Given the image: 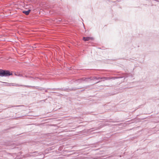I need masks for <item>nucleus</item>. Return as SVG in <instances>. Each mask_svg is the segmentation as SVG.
I'll return each instance as SVG.
<instances>
[{
	"mask_svg": "<svg viewBox=\"0 0 159 159\" xmlns=\"http://www.w3.org/2000/svg\"><path fill=\"white\" fill-rule=\"evenodd\" d=\"M12 75V74L11 73L9 70L0 69V76L6 77Z\"/></svg>",
	"mask_w": 159,
	"mask_h": 159,
	"instance_id": "nucleus-1",
	"label": "nucleus"
},
{
	"mask_svg": "<svg viewBox=\"0 0 159 159\" xmlns=\"http://www.w3.org/2000/svg\"><path fill=\"white\" fill-rule=\"evenodd\" d=\"M7 85L8 86H22L21 85H20L18 84H15V83H6Z\"/></svg>",
	"mask_w": 159,
	"mask_h": 159,
	"instance_id": "nucleus-2",
	"label": "nucleus"
},
{
	"mask_svg": "<svg viewBox=\"0 0 159 159\" xmlns=\"http://www.w3.org/2000/svg\"><path fill=\"white\" fill-rule=\"evenodd\" d=\"M26 76V77H27V76Z\"/></svg>",
	"mask_w": 159,
	"mask_h": 159,
	"instance_id": "nucleus-11",
	"label": "nucleus"
},
{
	"mask_svg": "<svg viewBox=\"0 0 159 159\" xmlns=\"http://www.w3.org/2000/svg\"><path fill=\"white\" fill-rule=\"evenodd\" d=\"M104 78V79H105L106 80H107L108 79V78H105V77H104V78ZM95 79H96L97 80H98V79H102V78H99V77H98V78L97 77H95Z\"/></svg>",
	"mask_w": 159,
	"mask_h": 159,
	"instance_id": "nucleus-8",
	"label": "nucleus"
},
{
	"mask_svg": "<svg viewBox=\"0 0 159 159\" xmlns=\"http://www.w3.org/2000/svg\"><path fill=\"white\" fill-rule=\"evenodd\" d=\"M42 154V152L39 153L37 152H34L33 153V154L31 156H37L39 155H41Z\"/></svg>",
	"mask_w": 159,
	"mask_h": 159,
	"instance_id": "nucleus-6",
	"label": "nucleus"
},
{
	"mask_svg": "<svg viewBox=\"0 0 159 159\" xmlns=\"http://www.w3.org/2000/svg\"><path fill=\"white\" fill-rule=\"evenodd\" d=\"M18 76H22V75L20 74H19L18 75Z\"/></svg>",
	"mask_w": 159,
	"mask_h": 159,
	"instance_id": "nucleus-9",
	"label": "nucleus"
},
{
	"mask_svg": "<svg viewBox=\"0 0 159 159\" xmlns=\"http://www.w3.org/2000/svg\"><path fill=\"white\" fill-rule=\"evenodd\" d=\"M99 82H100V81H99V82H98L97 83H99Z\"/></svg>",
	"mask_w": 159,
	"mask_h": 159,
	"instance_id": "nucleus-13",
	"label": "nucleus"
},
{
	"mask_svg": "<svg viewBox=\"0 0 159 159\" xmlns=\"http://www.w3.org/2000/svg\"><path fill=\"white\" fill-rule=\"evenodd\" d=\"M83 40L84 41H89L90 39L92 40L93 38L92 37H84L83 38Z\"/></svg>",
	"mask_w": 159,
	"mask_h": 159,
	"instance_id": "nucleus-5",
	"label": "nucleus"
},
{
	"mask_svg": "<svg viewBox=\"0 0 159 159\" xmlns=\"http://www.w3.org/2000/svg\"><path fill=\"white\" fill-rule=\"evenodd\" d=\"M90 80L89 78H83L82 79H79L78 80V81L79 82H81L83 81H88L89 80Z\"/></svg>",
	"mask_w": 159,
	"mask_h": 159,
	"instance_id": "nucleus-3",
	"label": "nucleus"
},
{
	"mask_svg": "<svg viewBox=\"0 0 159 159\" xmlns=\"http://www.w3.org/2000/svg\"><path fill=\"white\" fill-rule=\"evenodd\" d=\"M31 10L30 9L28 10L27 11H22V12L25 14L26 15H28L30 12Z\"/></svg>",
	"mask_w": 159,
	"mask_h": 159,
	"instance_id": "nucleus-4",
	"label": "nucleus"
},
{
	"mask_svg": "<svg viewBox=\"0 0 159 159\" xmlns=\"http://www.w3.org/2000/svg\"><path fill=\"white\" fill-rule=\"evenodd\" d=\"M99 82H100V81H99V82H98L97 83H99Z\"/></svg>",
	"mask_w": 159,
	"mask_h": 159,
	"instance_id": "nucleus-12",
	"label": "nucleus"
},
{
	"mask_svg": "<svg viewBox=\"0 0 159 159\" xmlns=\"http://www.w3.org/2000/svg\"><path fill=\"white\" fill-rule=\"evenodd\" d=\"M15 75H17L18 76V75H17V74L16 73H15Z\"/></svg>",
	"mask_w": 159,
	"mask_h": 159,
	"instance_id": "nucleus-10",
	"label": "nucleus"
},
{
	"mask_svg": "<svg viewBox=\"0 0 159 159\" xmlns=\"http://www.w3.org/2000/svg\"><path fill=\"white\" fill-rule=\"evenodd\" d=\"M22 85V86H23L22 85ZM23 86L24 87H29V88H35V89H38V87L32 86H29V85H25Z\"/></svg>",
	"mask_w": 159,
	"mask_h": 159,
	"instance_id": "nucleus-7",
	"label": "nucleus"
}]
</instances>
